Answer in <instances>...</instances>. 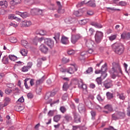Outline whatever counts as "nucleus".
<instances>
[{
  "mask_svg": "<svg viewBox=\"0 0 130 130\" xmlns=\"http://www.w3.org/2000/svg\"><path fill=\"white\" fill-rule=\"evenodd\" d=\"M113 67L109 71L110 74H115V75H118V74H121L122 75V71L121 70V67L119 63L114 62L112 63Z\"/></svg>",
  "mask_w": 130,
  "mask_h": 130,
  "instance_id": "1",
  "label": "nucleus"
},
{
  "mask_svg": "<svg viewBox=\"0 0 130 130\" xmlns=\"http://www.w3.org/2000/svg\"><path fill=\"white\" fill-rule=\"evenodd\" d=\"M112 48L117 54H122L124 51V46L121 43H115L112 45Z\"/></svg>",
  "mask_w": 130,
  "mask_h": 130,
  "instance_id": "2",
  "label": "nucleus"
},
{
  "mask_svg": "<svg viewBox=\"0 0 130 130\" xmlns=\"http://www.w3.org/2000/svg\"><path fill=\"white\" fill-rule=\"evenodd\" d=\"M94 37L95 42L96 43H100L103 39V32L102 31H96Z\"/></svg>",
  "mask_w": 130,
  "mask_h": 130,
  "instance_id": "3",
  "label": "nucleus"
},
{
  "mask_svg": "<svg viewBox=\"0 0 130 130\" xmlns=\"http://www.w3.org/2000/svg\"><path fill=\"white\" fill-rule=\"evenodd\" d=\"M112 83V80L110 79H107L104 82V87H105L106 89H110V88L113 86Z\"/></svg>",
  "mask_w": 130,
  "mask_h": 130,
  "instance_id": "4",
  "label": "nucleus"
},
{
  "mask_svg": "<svg viewBox=\"0 0 130 130\" xmlns=\"http://www.w3.org/2000/svg\"><path fill=\"white\" fill-rule=\"evenodd\" d=\"M81 38L82 36L80 34L72 35L71 37V42L73 44H75L76 42H78V40Z\"/></svg>",
  "mask_w": 130,
  "mask_h": 130,
  "instance_id": "5",
  "label": "nucleus"
},
{
  "mask_svg": "<svg viewBox=\"0 0 130 130\" xmlns=\"http://www.w3.org/2000/svg\"><path fill=\"white\" fill-rule=\"evenodd\" d=\"M78 87L79 89H82L83 92H87V85L83 83V81H78Z\"/></svg>",
  "mask_w": 130,
  "mask_h": 130,
  "instance_id": "6",
  "label": "nucleus"
},
{
  "mask_svg": "<svg viewBox=\"0 0 130 130\" xmlns=\"http://www.w3.org/2000/svg\"><path fill=\"white\" fill-rule=\"evenodd\" d=\"M39 50L43 53H47L48 48H47L44 44H41L39 47Z\"/></svg>",
  "mask_w": 130,
  "mask_h": 130,
  "instance_id": "7",
  "label": "nucleus"
},
{
  "mask_svg": "<svg viewBox=\"0 0 130 130\" xmlns=\"http://www.w3.org/2000/svg\"><path fill=\"white\" fill-rule=\"evenodd\" d=\"M74 117V121L76 123H78V122H81V117L79 116V114L77 113L76 112H74L73 113Z\"/></svg>",
  "mask_w": 130,
  "mask_h": 130,
  "instance_id": "8",
  "label": "nucleus"
},
{
  "mask_svg": "<svg viewBox=\"0 0 130 130\" xmlns=\"http://www.w3.org/2000/svg\"><path fill=\"white\" fill-rule=\"evenodd\" d=\"M45 43L49 46L50 47H52L54 45V42L52 41L51 39H45Z\"/></svg>",
  "mask_w": 130,
  "mask_h": 130,
  "instance_id": "9",
  "label": "nucleus"
},
{
  "mask_svg": "<svg viewBox=\"0 0 130 130\" xmlns=\"http://www.w3.org/2000/svg\"><path fill=\"white\" fill-rule=\"evenodd\" d=\"M15 14L16 15H19V16H20L21 18H23V19H25L27 18V17H29V14L27 12H20L19 11H16Z\"/></svg>",
  "mask_w": 130,
  "mask_h": 130,
  "instance_id": "10",
  "label": "nucleus"
},
{
  "mask_svg": "<svg viewBox=\"0 0 130 130\" xmlns=\"http://www.w3.org/2000/svg\"><path fill=\"white\" fill-rule=\"evenodd\" d=\"M94 41H93L92 40H88L86 41V45L87 47H88L89 48L94 47Z\"/></svg>",
  "mask_w": 130,
  "mask_h": 130,
  "instance_id": "11",
  "label": "nucleus"
},
{
  "mask_svg": "<svg viewBox=\"0 0 130 130\" xmlns=\"http://www.w3.org/2000/svg\"><path fill=\"white\" fill-rule=\"evenodd\" d=\"M122 39H130V33L124 31L121 35Z\"/></svg>",
  "mask_w": 130,
  "mask_h": 130,
  "instance_id": "12",
  "label": "nucleus"
},
{
  "mask_svg": "<svg viewBox=\"0 0 130 130\" xmlns=\"http://www.w3.org/2000/svg\"><path fill=\"white\" fill-rule=\"evenodd\" d=\"M59 37H60V33L55 32L53 38L55 39L56 43H58L59 42Z\"/></svg>",
  "mask_w": 130,
  "mask_h": 130,
  "instance_id": "13",
  "label": "nucleus"
},
{
  "mask_svg": "<svg viewBox=\"0 0 130 130\" xmlns=\"http://www.w3.org/2000/svg\"><path fill=\"white\" fill-rule=\"evenodd\" d=\"M61 42L62 44H68L69 43V38L64 36H62Z\"/></svg>",
  "mask_w": 130,
  "mask_h": 130,
  "instance_id": "14",
  "label": "nucleus"
},
{
  "mask_svg": "<svg viewBox=\"0 0 130 130\" xmlns=\"http://www.w3.org/2000/svg\"><path fill=\"white\" fill-rule=\"evenodd\" d=\"M22 24L23 27H29V26L32 25V22L30 21L24 20L22 21Z\"/></svg>",
  "mask_w": 130,
  "mask_h": 130,
  "instance_id": "15",
  "label": "nucleus"
},
{
  "mask_svg": "<svg viewBox=\"0 0 130 130\" xmlns=\"http://www.w3.org/2000/svg\"><path fill=\"white\" fill-rule=\"evenodd\" d=\"M87 6L88 7H96V4H95V0H90L86 3Z\"/></svg>",
  "mask_w": 130,
  "mask_h": 130,
  "instance_id": "16",
  "label": "nucleus"
},
{
  "mask_svg": "<svg viewBox=\"0 0 130 130\" xmlns=\"http://www.w3.org/2000/svg\"><path fill=\"white\" fill-rule=\"evenodd\" d=\"M90 25H91V26H94V27H95V28H98L99 29H100L103 27L102 25L95 22H91Z\"/></svg>",
  "mask_w": 130,
  "mask_h": 130,
  "instance_id": "17",
  "label": "nucleus"
},
{
  "mask_svg": "<svg viewBox=\"0 0 130 130\" xmlns=\"http://www.w3.org/2000/svg\"><path fill=\"white\" fill-rule=\"evenodd\" d=\"M0 7H3L4 9H7L8 8V2L5 1H0Z\"/></svg>",
  "mask_w": 130,
  "mask_h": 130,
  "instance_id": "18",
  "label": "nucleus"
},
{
  "mask_svg": "<svg viewBox=\"0 0 130 130\" xmlns=\"http://www.w3.org/2000/svg\"><path fill=\"white\" fill-rule=\"evenodd\" d=\"M69 88H70V85H69L68 82L64 83L62 86L63 91H68Z\"/></svg>",
  "mask_w": 130,
  "mask_h": 130,
  "instance_id": "19",
  "label": "nucleus"
},
{
  "mask_svg": "<svg viewBox=\"0 0 130 130\" xmlns=\"http://www.w3.org/2000/svg\"><path fill=\"white\" fill-rule=\"evenodd\" d=\"M78 110L79 112H83L85 111V106L82 104H81L78 106Z\"/></svg>",
  "mask_w": 130,
  "mask_h": 130,
  "instance_id": "20",
  "label": "nucleus"
},
{
  "mask_svg": "<svg viewBox=\"0 0 130 130\" xmlns=\"http://www.w3.org/2000/svg\"><path fill=\"white\" fill-rule=\"evenodd\" d=\"M117 113L119 116V118H124V117H125V112H118Z\"/></svg>",
  "mask_w": 130,
  "mask_h": 130,
  "instance_id": "21",
  "label": "nucleus"
},
{
  "mask_svg": "<svg viewBox=\"0 0 130 130\" xmlns=\"http://www.w3.org/2000/svg\"><path fill=\"white\" fill-rule=\"evenodd\" d=\"M101 71H102V73L106 72V71H107V63H105L102 66Z\"/></svg>",
  "mask_w": 130,
  "mask_h": 130,
  "instance_id": "22",
  "label": "nucleus"
},
{
  "mask_svg": "<svg viewBox=\"0 0 130 130\" xmlns=\"http://www.w3.org/2000/svg\"><path fill=\"white\" fill-rule=\"evenodd\" d=\"M117 97L119 98L120 100H124L125 99V96H124V95L122 93H120L117 92Z\"/></svg>",
  "mask_w": 130,
  "mask_h": 130,
  "instance_id": "23",
  "label": "nucleus"
},
{
  "mask_svg": "<svg viewBox=\"0 0 130 130\" xmlns=\"http://www.w3.org/2000/svg\"><path fill=\"white\" fill-rule=\"evenodd\" d=\"M44 81H45V77L43 76L41 79L37 81L36 85H40V84H42Z\"/></svg>",
  "mask_w": 130,
  "mask_h": 130,
  "instance_id": "24",
  "label": "nucleus"
},
{
  "mask_svg": "<svg viewBox=\"0 0 130 130\" xmlns=\"http://www.w3.org/2000/svg\"><path fill=\"white\" fill-rule=\"evenodd\" d=\"M5 103L4 104V106H8V105H9V104L10 103V102H11V99H10V98H6L5 99Z\"/></svg>",
  "mask_w": 130,
  "mask_h": 130,
  "instance_id": "25",
  "label": "nucleus"
},
{
  "mask_svg": "<svg viewBox=\"0 0 130 130\" xmlns=\"http://www.w3.org/2000/svg\"><path fill=\"white\" fill-rule=\"evenodd\" d=\"M43 40H44V38H39L38 40H34V45H37L38 42H41Z\"/></svg>",
  "mask_w": 130,
  "mask_h": 130,
  "instance_id": "26",
  "label": "nucleus"
},
{
  "mask_svg": "<svg viewBox=\"0 0 130 130\" xmlns=\"http://www.w3.org/2000/svg\"><path fill=\"white\" fill-rule=\"evenodd\" d=\"M20 53L23 56H26V55H27V54L28 53V51L27 50H25V49H22L20 50Z\"/></svg>",
  "mask_w": 130,
  "mask_h": 130,
  "instance_id": "27",
  "label": "nucleus"
},
{
  "mask_svg": "<svg viewBox=\"0 0 130 130\" xmlns=\"http://www.w3.org/2000/svg\"><path fill=\"white\" fill-rule=\"evenodd\" d=\"M41 91H42V87L37 86L36 90L37 94L40 95V94H41Z\"/></svg>",
  "mask_w": 130,
  "mask_h": 130,
  "instance_id": "28",
  "label": "nucleus"
},
{
  "mask_svg": "<svg viewBox=\"0 0 130 130\" xmlns=\"http://www.w3.org/2000/svg\"><path fill=\"white\" fill-rule=\"evenodd\" d=\"M2 62L4 63V64H8V63H9V58L6 57L5 56L3 57L2 59Z\"/></svg>",
  "mask_w": 130,
  "mask_h": 130,
  "instance_id": "29",
  "label": "nucleus"
},
{
  "mask_svg": "<svg viewBox=\"0 0 130 130\" xmlns=\"http://www.w3.org/2000/svg\"><path fill=\"white\" fill-rule=\"evenodd\" d=\"M64 118H65L66 120L68 122H69V121H71V120L73 119V118L69 114L65 115Z\"/></svg>",
  "mask_w": 130,
  "mask_h": 130,
  "instance_id": "30",
  "label": "nucleus"
},
{
  "mask_svg": "<svg viewBox=\"0 0 130 130\" xmlns=\"http://www.w3.org/2000/svg\"><path fill=\"white\" fill-rule=\"evenodd\" d=\"M112 117L113 120H117V119H119V117L118 116V114L117 112L115 114H112Z\"/></svg>",
  "mask_w": 130,
  "mask_h": 130,
  "instance_id": "31",
  "label": "nucleus"
},
{
  "mask_svg": "<svg viewBox=\"0 0 130 130\" xmlns=\"http://www.w3.org/2000/svg\"><path fill=\"white\" fill-rule=\"evenodd\" d=\"M106 96L108 99H112V98H113V93H112L110 92H107L106 93Z\"/></svg>",
  "mask_w": 130,
  "mask_h": 130,
  "instance_id": "32",
  "label": "nucleus"
},
{
  "mask_svg": "<svg viewBox=\"0 0 130 130\" xmlns=\"http://www.w3.org/2000/svg\"><path fill=\"white\" fill-rule=\"evenodd\" d=\"M60 118H61V115H60L55 116L54 117V121H55V122H57L58 121H59V120H60Z\"/></svg>",
  "mask_w": 130,
  "mask_h": 130,
  "instance_id": "33",
  "label": "nucleus"
},
{
  "mask_svg": "<svg viewBox=\"0 0 130 130\" xmlns=\"http://www.w3.org/2000/svg\"><path fill=\"white\" fill-rule=\"evenodd\" d=\"M94 32H95V30L92 28H89L88 31L87 32L88 35L89 36H92L93 34H94Z\"/></svg>",
  "mask_w": 130,
  "mask_h": 130,
  "instance_id": "34",
  "label": "nucleus"
},
{
  "mask_svg": "<svg viewBox=\"0 0 130 130\" xmlns=\"http://www.w3.org/2000/svg\"><path fill=\"white\" fill-rule=\"evenodd\" d=\"M105 109H107L109 111H112V107L110 105H107L105 106Z\"/></svg>",
  "mask_w": 130,
  "mask_h": 130,
  "instance_id": "35",
  "label": "nucleus"
},
{
  "mask_svg": "<svg viewBox=\"0 0 130 130\" xmlns=\"http://www.w3.org/2000/svg\"><path fill=\"white\" fill-rule=\"evenodd\" d=\"M79 24H80V25H86V24H87V20L83 19L79 20Z\"/></svg>",
  "mask_w": 130,
  "mask_h": 130,
  "instance_id": "36",
  "label": "nucleus"
},
{
  "mask_svg": "<svg viewBox=\"0 0 130 130\" xmlns=\"http://www.w3.org/2000/svg\"><path fill=\"white\" fill-rule=\"evenodd\" d=\"M127 4L126 2L124 1H121L118 3L117 4V6H121V7H125V6H126Z\"/></svg>",
  "mask_w": 130,
  "mask_h": 130,
  "instance_id": "37",
  "label": "nucleus"
},
{
  "mask_svg": "<svg viewBox=\"0 0 130 130\" xmlns=\"http://www.w3.org/2000/svg\"><path fill=\"white\" fill-rule=\"evenodd\" d=\"M107 77V73H106V72H102L101 76L100 77L103 80H104V79H105V78H106Z\"/></svg>",
  "mask_w": 130,
  "mask_h": 130,
  "instance_id": "38",
  "label": "nucleus"
},
{
  "mask_svg": "<svg viewBox=\"0 0 130 130\" xmlns=\"http://www.w3.org/2000/svg\"><path fill=\"white\" fill-rule=\"evenodd\" d=\"M21 45H22L23 46H24V47L25 48H26V46L28 45V42H27V41L26 40H21Z\"/></svg>",
  "mask_w": 130,
  "mask_h": 130,
  "instance_id": "39",
  "label": "nucleus"
},
{
  "mask_svg": "<svg viewBox=\"0 0 130 130\" xmlns=\"http://www.w3.org/2000/svg\"><path fill=\"white\" fill-rule=\"evenodd\" d=\"M102 78L101 77H98L96 79V82L99 85H101L102 84Z\"/></svg>",
  "mask_w": 130,
  "mask_h": 130,
  "instance_id": "40",
  "label": "nucleus"
},
{
  "mask_svg": "<svg viewBox=\"0 0 130 130\" xmlns=\"http://www.w3.org/2000/svg\"><path fill=\"white\" fill-rule=\"evenodd\" d=\"M21 0H13L11 3L13 5H19V4H21Z\"/></svg>",
  "mask_w": 130,
  "mask_h": 130,
  "instance_id": "41",
  "label": "nucleus"
},
{
  "mask_svg": "<svg viewBox=\"0 0 130 130\" xmlns=\"http://www.w3.org/2000/svg\"><path fill=\"white\" fill-rule=\"evenodd\" d=\"M83 5H87V2H86V1H83L80 3H78V4L77 5V8H80L82 7Z\"/></svg>",
  "mask_w": 130,
  "mask_h": 130,
  "instance_id": "42",
  "label": "nucleus"
},
{
  "mask_svg": "<svg viewBox=\"0 0 130 130\" xmlns=\"http://www.w3.org/2000/svg\"><path fill=\"white\" fill-rule=\"evenodd\" d=\"M109 39L110 41H113V40H115V39H116V35H114L109 37Z\"/></svg>",
  "mask_w": 130,
  "mask_h": 130,
  "instance_id": "43",
  "label": "nucleus"
},
{
  "mask_svg": "<svg viewBox=\"0 0 130 130\" xmlns=\"http://www.w3.org/2000/svg\"><path fill=\"white\" fill-rule=\"evenodd\" d=\"M74 14L75 15V16H76V17H81V16H82V15H83L82 12H80L78 11H76L74 12Z\"/></svg>",
  "mask_w": 130,
  "mask_h": 130,
  "instance_id": "44",
  "label": "nucleus"
},
{
  "mask_svg": "<svg viewBox=\"0 0 130 130\" xmlns=\"http://www.w3.org/2000/svg\"><path fill=\"white\" fill-rule=\"evenodd\" d=\"M28 71H29V69L27 66H23L21 68V72H23V73H26V72H28Z\"/></svg>",
  "mask_w": 130,
  "mask_h": 130,
  "instance_id": "45",
  "label": "nucleus"
},
{
  "mask_svg": "<svg viewBox=\"0 0 130 130\" xmlns=\"http://www.w3.org/2000/svg\"><path fill=\"white\" fill-rule=\"evenodd\" d=\"M60 111L62 113H65L67 112V108L65 107L61 106L60 108Z\"/></svg>",
  "mask_w": 130,
  "mask_h": 130,
  "instance_id": "46",
  "label": "nucleus"
},
{
  "mask_svg": "<svg viewBox=\"0 0 130 130\" xmlns=\"http://www.w3.org/2000/svg\"><path fill=\"white\" fill-rule=\"evenodd\" d=\"M29 80H30V78H26L24 80V86L26 89H29V86H28V84L27 83V81H29Z\"/></svg>",
  "mask_w": 130,
  "mask_h": 130,
  "instance_id": "47",
  "label": "nucleus"
},
{
  "mask_svg": "<svg viewBox=\"0 0 130 130\" xmlns=\"http://www.w3.org/2000/svg\"><path fill=\"white\" fill-rule=\"evenodd\" d=\"M37 34H39L40 35H46V31L40 30Z\"/></svg>",
  "mask_w": 130,
  "mask_h": 130,
  "instance_id": "48",
  "label": "nucleus"
},
{
  "mask_svg": "<svg viewBox=\"0 0 130 130\" xmlns=\"http://www.w3.org/2000/svg\"><path fill=\"white\" fill-rule=\"evenodd\" d=\"M51 93H50V92H47L46 94V95L45 96V100H48L49 99V98H50L51 97Z\"/></svg>",
  "mask_w": 130,
  "mask_h": 130,
  "instance_id": "49",
  "label": "nucleus"
},
{
  "mask_svg": "<svg viewBox=\"0 0 130 130\" xmlns=\"http://www.w3.org/2000/svg\"><path fill=\"white\" fill-rule=\"evenodd\" d=\"M93 72V68L92 67L89 68L85 72V73H86V74H90V73H92Z\"/></svg>",
  "mask_w": 130,
  "mask_h": 130,
  "instance_id": "50",
  "label": "nucleus"
},
{
  "mask_svg": "<svg viewBox=\"0 0 130 130\" xmlns=\"http://www.w3.org/2000/svg\"><path fill=\"white\" fill-rule=\"evenodd\" d=\"M68 73L71 74H74V73H75V70H74V69L70 67L69 68V70H68Z\"/></svg>",
  "mask_w": 130,
  "mask_h": 130,
  "instance_id": "51",
  "label": "nucleus"
},
{
  "mask_svg": "<svg viewBox=\"0 0 130 130\" xmlns=\"http://www.w3.org/2000/svg\"><path fill=\"white\" fill-rule=\"evenodd\" d=\"M64 12H65L64 9H61V7H60V6L58 9V13L59 14H63Z\"/></svg>",
  "mask_w": 130,
  "mask_h": 130,
  "instance_id": "52",
  "label": "nucleus"
},
{
  "mask_svg": "<svg viewBox=\"0 0 130 130\" xmlns=\"http://www.w3.org/2000/svg\"><path fill=\"white\" fill-rule=\"evenodd\" d=\"M5 92L7 95H10V94L12 93V90L9 88H7L5 89Z\"/></svg>",
  "mask_w": 130,
  "mask_h": 130,
  "instance_id": "53",
  "label": "nucleus"
},
{
  "mask_svg": "<svg viewBox=\"0 0 130 130\" xmlns=\"http://www.w3.org/2000/svg\"><path fill=\"white\" fill-rule=\"evenodd\" d=\"M27 96L28 99H32L33 98V93L32 92H29L27 93Z\"/></svg>",
  "mask_w": 130,
  "mask_h": 130,
  "instance_id": "54",
  "label": "nucleus"
},
{
  "mask_svg": "<svg viewBox=\"0 0 130 130\" xmlns=\"http://www.w3.org/2000/svg\"><path fill=\"white\" fill-rule=\"evenodd\" d=\"M9 57L10 59L12 61H15V59H16V57L14 55H9Z\"/></svg>",
  "mask_w": 130,
  "mask_h": 130,
  "instance_id": "55",
  "label": "nucleus"
},
{
  "mask_svg": "<svg viewBox=\"0 0 130 130\" xmlns=\"http://www.w3.org/2000/svg\"><path fill=\"white\" fill-rule=\"evenodd\" d=\"M90 113L92 116V119H94V118L95 117V116H96V112L91 111L90 112Z\"/></svg>",
  "mask_w": 130,
  "mask_h": 130,
  "instance_id": "56",
  "label": "nucleus"
},
{
  "mask_svg": "<svg viewBox=\"0 0 130 130\" xmlns=\"http://www.w3.org/2000/svg\"><path fill=\"white\" fill-rule=\"evenodd\" d=\"M42 64V61H41V59H38V63L37 64V67L38 68H40L41 67V65Z\"/></svg>",
  "mask_w": 130,
  "mask_h": 130,
  "instance_id": "57",
  "label": "nucleus"
},
{
  "mask_svg": "<svg viewBox=\"0 0 130 130\" xmlns=\"http://www.w3.org/2000/svg\"><path fill=\"white\" fill-rule=\"evenodd\" d=\"M32 66H33V63H32V62H28L26 67L29 70L31 69V68H32Z\"/></svg>",
  "mask_w": 130,
  "mask_h": 130,
  "instance_id": "58",
  "label": "nucleus"
},
{
  "mask_svg": "<svg viewBox=\"0 0 130 130\" xmlns=\"http://www.w3.org/2000/svg\"><path fill=\"white\" fill-rule=\"evenodd\" d=\"M35 11L38 12L37 15H42L43 14V11L40 9H36Z\"/></svg>",
  "mask_w": 130,
  "mask_h": 130,
  "instance_id": "59",
  "label": "nucleus"
},
{
  "mask_svg": "<svg viewBox=\"0 0 130 130\" xmlns=\"http://www.w3.org/2000/svg\"><path fill=\"white\" fill-rule=\"evenodd\" d=\"M62 61L63 63H67V62H69V61H70V60L69 59H67L66 57H63L62 59Z\"/></svg>",
  "mask_w": 130,
  "mask_h": 130,
  "instance_id": "60",
  "label": "nucleus"
},
{
  "mask_svg": "<svg viewBox=\"0 0 130 130\" xmlns=\"http://www.w3.org/2000/svg\"><path fill=\"white\" fill-rule=\"evenodd\" d=\"M15 15L13 14H10L8 16V19H9V20H15Z\"/></svg>",
  "mask_w": 130,
  "mask_h": 130,
  "instance_id": "61",
  "label": "nucleus"
},
{
  "mask_svg": "<svg viewBox=\"0 0 130 130\" xmlns=\"http://www.w3.org/2000/svg\"><path fill=\"white\" fill-rule=\"evenodd\" d=\"M73 130H77L78 128H80L81 127L80 125H73L72 126Z\"/></svg>",
  "mask_w": 130,
  "mask_h": 130,
  "instance_id": "62",
  "label": "nucleus"
},
{
  "mask_svg": "<svg viewBox=\"0 0 130 130\" xmlns=\"http://www.w3.org/2000/svg\"><path fill=\"white\" fill-rule=\"evenodd\" d=\"M40 126V123H38L37 124H36L35 127H34V129L35 130H39V127Z\"/></svg>",
  "mask_w": 130,
  "mask_h": 130,
  "instance_id": "63",
  "label": "nucleus"
},
{
  "mask_svg": "<svg viewBox=\"0 0 130 130\" xmlns=\"http://www.w3.org/2000/svg\"><path fill=\"white\" fill-rule=\"evenodd\" d=\"M24 98L23 96H21L18 100L17 102H20L21 103H22L24 102Z\"/></svg>",
  "mask_w": 130,
  "mask_h": 130,
  "instance_id": "64",
  "label": "nucleus"
}]
</instances>
